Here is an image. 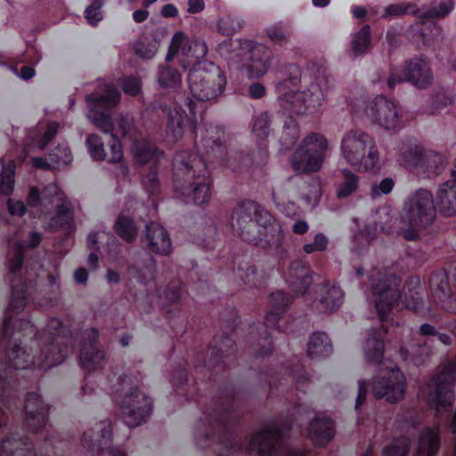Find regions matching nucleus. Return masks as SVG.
<instances>
[{"label":"nucleus","instance_id":"1","mask_svg":"<svg viewBox=\"0 0 456 456\" xmlns=\"http://www.w3.org/2000/svg\"><path fill=\"white\" fill-rule=\"evenodd\" d=\"M120 94L117 89L109 85L102 86L98 90L86 96L89 110L87 111L88 119L99 129L104 133H110L113 142L110 145V162H120L123 159L121 145L117 139L118 135H126L133 127V122L130 118L124 116H118L115 122H112L109 116L100 113L97 108H110L119 102Z\"/></svg>","mask_w":456,"mask_h":456},{"label":"nucleus","instance_id":"2","mask_svg":"<svg viewBox=\"0 0 456 456\" xmlns=\"http://www.w3.org/2000/svg\"><path fill=\"white\" fill-rule=\"evenodd\" d=\"M175 191H180L187 203L204 205L210 200L211 184L206 175V164L194 154H179L174 163Z\"/></svg>","mask_w":456,"mask_h":456},{"label":"nucleus","instance_id":"3","mask_svg":"<svg viewBox=\"0 0 456 456\" xmlns=\"http://www.w3.org/2000/svg\"><path fill=\"white\" fill-rule=\"evenodd\" d=\"M325 84L324 78H312L305 76L297 88L296 78L285 79L277 86L281 104L283 108L298 115L317 114L325 99Z\"/></svg>","mask_w":456,"mask_h":456},{"label":"nucleus","instance_id":"4","mask_svg":"<svg viewBox=\"0 0 456 456\" xmlns=\"http://www.w3.org/2000/svg\"><path fill=\"white\" fill-rule=\"evenodd\" d=\"M340 151L345 162L357 172H370L379 164L375 140L361 130H350L341 139Z\"/></svg>","mask_w":456,"mask_h":456},{"label":"nucleus","instance_id":"5","mask_svg":"<svg viewBox=\"0 0 456 456\" xmlns=\"http://www.w3.org/2000/svg\"><path fill=\"white\" fill-rule=\"evenodd\" d=\"M436 207L432 194L426 190H419L411 195L403 204L401 220L407 226L403 228V237L412 240L419 231L430 225L436 217Z\"/></svg>","mask_w":456,"mask_h":456},{"label":"nucleus","instance_id":"6","mask_svg":"<svg viewBox=\"0 0 456 456\" xmlns=\"http://www.w3.org/2000/svg\"><path fill=\"white\" fill-rule=\"evenodd\" d=\"M188 83L196 99L212 100L223 93L226 85V77L214 62L205 61L203 65L190 69Z\"/></svg>","mask_w":456,"mask_h":456},{"label":"nucleus","instance_id":"7","mask_svg":"<svg viewBox=\"0 0 456 456\" xmlns=\"http://www.w3.org/2000/svg\"><path fill=\"white\" fill-rule=\"evenodd\" d=\"M49 200L58 205L55 216L51 220L49 226L53 229H61L69 231L73 227V210L70 203L66 200L64 193L60 190L57 184L48 185L43 191L41 199L38 190L32 187L28 196V206L29 213L35 215L33 208L37 207L43 201Z\"/></svg>","mask_w":456,"mask_h":456},{"label":"nucleus","instance_id":"8","mask_svg":"<svg viewBox=\"0 0 456 456\" xmlns=\"http://www.w3.org/2000/svg\"><path fill=\"white\" fill-rule=\"evenodd\" d=\"M362 116L366 122L379 130L395 133L404 126L396 104L382 95L375 97L365 105Z\"/></svg>","mask_w":456,"mask_h":456},{"label":"nucleus","instance_id":"9","mask_svg":"<svg viewBox=\"0 0 456 456\" xmlns=\"http://www.w3.org/2000/svg\"><path fill=\"white\" fill-rule=\"evenodd\" d=\"M328 150V141L322 134H309L293 156L294 169L298 173L317 171L322 167Z\"/></svg>","mask_w":456,"mask_h":456},{"label":"nucleus","instance_id":"10","mask_svg":"<svg viewBox=\"0 0 456 456\" xmlns=\"http://www.w3.org/2000/svg\"><path fill=\"white\" fill-rule=\"evenodd\" d=\"M456 380V362L450 363L436 379L428 382L423 389V396L430 407L443 411L454 399L452 389Z\"/></svg>","mask_w":456,"mask_h":456},{"label":"nucleus","instance_id":"11","mask_svg":"<svg viewBox=\"0 0 456 456\" xmlns=\"http://www.w3.org/2000/svg\"><path fill=\"white\" fill-rule=\"evenodd\" d=\"M374 304L380 321H385L387 314L398 299L399 280L393 275L374 272L370 275Z\"/></svg>","mask_w":456,"mask_h":456},{"label":"nucleus","instance_id":"12","mask_svg":"<svg viewBox=\"0 0 456 456\" xmlns=\"http://www.w3.org/2000/svg\"><path fill=\"white\" fill-rule=\"evenodd\" d=\"M123 420L129 428L141 425L151 413V399L138 387H131L120 403Z\"/></svg>","mask_w":456,"mask_h":456},{"label":"nucleus","instance_id":"13","mask_svg":"<svg viewBox=\"0 0 456 456\" xmlns=\"http://www.w3.org/2000/svg\"><path fill=\"white\" fill-rule=\"evenodd\" d=\"M406 380L403 373L392 366L382 370L372 384V392L376 398L395 403L403 398Z\"/></svg>","mask_w":456,"mask_h":456},{"label":"nucleus","instance_id":"14","mask_svg":"<svg viewBox=\"0 0 456 456\" xmlns=\"http://www.w3.org/2000/svg\"><path fill=\"white\" fill-rule=\"evenodd\" d=\"M241 51L250 52L248 61L242 67L248 78H258L268 71L272 59V51L264 45L256 44L252 40L243 39L240 41Z\"/></svg>","mask_w":456,"mask_h":456},{"label":"nucleus","instance_id":"15","mask_svg":"<svg viewBox=\"0 0 456 456\" xmlns=\"http://www.w3.org/2000/svg\"><path fill=\"white\" fill-rule=\"evenodd\" d=\"M70 351L69 346L65 345L63 347L60 346L59 338H56L54 343L51 346V356L46 355L47 363L37 362L35 359H31L23 349L19 348L16 351H12L10 357L12 362V366L15 369H26L30 365L37 368H47L61 362V359L55 358V353L62 354V358Z\"/></svg>","mask_w":456,"mask_h":456},{"label":"nucleus","instance_id":"16","mask_svg":"<svg viewBox=\"0 0 456 456\" xmlns=\"http://www.w3.org/2000/svg\"><path fill=\"white\" fill-rule=\"evenodd\" d=\"M405 80L419 89L428 87L434 80L428 61L422 57L410 60L405 66Z\"/></svg>","mask_w":456,"mask_h":456},{"label":"nucleus","instance_id":"17","mask_svg":"<svg viewBox=\"0 0 456 456\" xmlns=\"http://www.w3.org/2000/svg\"><path fill=\"white\" fill-rule=\"evenodd\" d=\"M87 335L91 340L88 343H85L81 348L80 362L85 370H94L102 366L105 354L96 344L98 338L96 330L92 329L88 330Z\"/></svg>","mask_w":456,"mask_h":456},{"label":"nucleus","instance_id":"18","mask_svg":"<svg viewBox=\"0 0 456 456\" xmlns=\"http://www.w3.org/2000/svg\"><path fill=\"white\" fill-rule=\"evenodd\" d=\"M145 242L148 248L159 255H169L172 242L166 229L157 223H151L146 227Z\"/></svg>","mask_w":456,"mask_h":456},{"label":"nucleus","instance_id":"19","mask_svg":"<svg viewBox=\"0 0 456 456\" xmlns=\"http://www.w3.org/2000/svg\"><path fill=\"white\" fill-rule=\"evenodd\" d=\"M279 439V433L274 426H267L256 433L250 439L249 451L256 456H268Z\"/></svg>","mask_w":456,"mask_h":456},{"label":"nucleus","instance_id":"20","mask_svg":"<svg viewBox=\"0 0 456 456\" xmlns=\"http://www.w3.org/2000/svg\"><path fill=\"white\" fill-rule=\"evenodd\" d=\"M334 436V424L325 415L317 416L308 428V436L318 446L326 445Z\"/></svg>","mask_w":456,"mask_h":456},{"label":"nucleus","instance_id":"21","mask_svg":"<svg viewBox=\"0 0 456 456\" xmlns=\"http://www.w3.org/2000/svg\"><path fill=\"white\" fill-rule=\"evenodd\" d=\"M58 125L53 123H40L35 130L28 131L26 138V151L33 149L44 150L48 142L56 134Z\"/></svg>","mask_w":456,"mask_h":456},{"label":"nucleus","instance_id":"22","mask_svg":"<svg viewBox=\"0 0 456 456\" xmlns=\"http://www.w3.org/2000/svg\"><path fill=\"white\" fill-rule=\"evenodd\" d=\"M454 178L442 183L437 190L436 201L442 214L446 216L456 215V175Z\"/></svg>","mask_w":456,"mask_h":456},{"label":"nucleus","instance_id":"23","mask_svg":"<svg viewBox=\"0 0 456 456\" xmlns=\"http://www.w3.org/2000/svg\"><path fill=\"white\" fill-rule=\"evenodd\" d=\"M319 309L324 313L338 310L344 302V293L335 285H323L319 289Z\"/></svg>","mask_w":456,"mask_h":456},{"label":"nucleus","instance_id":"24","mask_svg":"<svg viewBox=\"0 0 456 456\" xmlns=\"http://www.w3.org/2000/svg\"><path fill=\"white\" fill-rule=\"evenodd\" d=\"M286 281L296 292L297 295L303 294L310 286L312 278L308 270L300 262H294L290 265Z\"/></svg>","mask_w":456,"mask_h":456},{"label":"nucleus","instance_id":"25","mask_svg":"<svg viewBox=\"0 0 456 456\" xmlns=\"http://www.w3.org/2000/svg\"><path fill=\"white\" fill-rule=\"evenodd\" d=\"M208 46L205 41L200 39H195L191 41L186 53L183 59H180V62L183 69H195L198 68L206 61L205 57L208 53Z\"/></svg>","mask_w":456,"mask_h":456},{"label":"nucleus","instance_id":"26","mask_svg":"<svg viewBox=\"0 0 456 456\" xmlns=\"http://www.w3.org/2000/svg\"><path fill=\"white\" fill-rule=\"evenodd\" d=\"M433 295L447 311L456 313V279L452 289L447 278L442 276Z\"/></svg>","mask_w":456,"mask_h":456},{"label":"nucleus","instance_id":"27","mask_svg":"<svg viewBox=\"0 0 456 456\" xmlns=\"http://www.w3.org/2000/svg\"><path fill=\"white\" fill-rule=\"evenodd\" d=\"M164 35V29H159L151 37H144L141 38L134 45L135 53L145 59L154 57L159 51Z\"/></svg>","mask_w":456,"mask_h":456},{"label":"nucleus","instance_id":"28","mask_svg":"<svg viewBox=\"0 0 456 456\" xmlns=\"http://www.w3.org/2000/svg\"><path fill=\"white\" fill-rule=\"evenodd\" d=\"M364 357L367 362L378 363L383 358L384 345L380 334L376 330H370L363 345Z\"/></svg>","mask_w":456,"mask_h":456},{"label":"nucleus","instance_id":"29","mask_svg":"<svg viewBox=\"0 0 456 456\" xmlns=\"http://www.w3.org/2000/svg\"><path fill=\"white\" fill-rule=\"evenodd\" d=\"M439 446V434L436 428H426L419 435L417 447L418 456H434Z\"/></svg>","mask_w":456,"mask_h":456},{"label":"nucleus","instance_id":"30","mask_svg":"<svg viewBox=\"0 0 456 456\" xmlns=\"http://www.w3.org/2000/svg\"><path fill=\"white\" fill-rule=\"evenodd\" d=\"M332 352V346L328 336L325 333H314L307 345V354L311 358H321L328 356Z\"/></svg>","mask_w":456,"mask_h":456},{"label":"nucleus","instance_id":"31","mask_svg":"<svg viewBox=\"0 0 456 456\" xmlns=\"http://www.w3.org/2000/svg\"><path fill=\"white\" fill-rule=\"evenodd\" d=\"M270 302L273 309L266 314L265 323L268 328H275L278 315L289 305L290 299L283 292L277 291L271 294Z\"/></svg>","mask_w":456,"mask_h":456},{"label":"nucleus","instance_id":"32","mask_svg":"<svg viewBox=\"0 0 456 456\" xmlns=\"http://www.w3.org/2000/svg\"><path fill=\"white\" fill-rule=\"evenodd\" d=\"M258 216L259 219L257 222L264 229L263 235L266 240H268V241H271V240L279 241L282 237V230L280 224L268 212L261 211Z\"/></svg>","mask_w":456,"mask_h":456},{"label":"nucleus","instance_id":"33","mask_svg":"<svg viewBox=\"0 0 456 456\" xmlns=\"http://www.w3.org/2000/svg\"><path fill=\"white\" fill-rule=\"evenodd\" d=\"M343 181L338 184L337 196L339 199L347 198L359 189L360 177L348 168L342 169Z\"/></svg>","mask_w":456,"mask_h":456},{"label":"nucleus","instance_id":"34","mask_svg":"<svg viewBox=\"0 0 456 456\" xmlns=\"http://www.w3.org/2000/svg\"><path fill=\"white\" fill-rule=\"evenodd\" d=\"M132 152L135 162L143 165L155 158L156 148L149 141L141 139L134 141Z\"/></svg>","mask_w":456,"mask_h":456},{"label":"nucleus","instance_id":"35","mask_svg":"<svg viewBox=\"0 0 456 456\" xmlns=\"http://www.w3.org/2000/svg\"><path fill=\"white\" fill-rule=\"evenodd\" d=\"M190 42L188 37L183 32H175L171 38L166 60L170 61L175 56H180V59H183Z\"/></svg>","mask_w":456,"mask_h":456},{"label":"nucleus","instance_id":"36","mask_svg":"<svg viewBox=\"0 0 456 456\" xmlns=\"http://www.w3.org/2000/svg\"><path fill=\"white\" fill-rule=\"evenodd\" d=\"M183 135V114L175 110L169 113L167 126L166 129V139L168 142H176Z\"/></svg>","mask_w":456,"mask_h":456},{"label":"nucleus","instance_id":"37","mask_svg":"<svg viewBox=\"0 0 456 456\" xmlns=\"http://www.w3.org/2000/svg\"><path fill=\"white\" fill-rule=\"evenodd\" d=\"M444 164V158L442 154L431 150H425L420 171L436 173L443 168Z\"/></svg>","mask_w":456,"mask_h":456},{"label":"nucleus","instance_id":"38","mask_svg":"<svg viewBox=\"0 0 456 456\" xmlns=\"http://www.w3.org/2000/svg\"><path fill=\"white\" fill-rule=\"evenodd\" d=\"M158 82L163 88L175 87L181 82V75L175 68L161 66L158 73Z\"/></svg>","mask_w":456,"mask_h":456},{"label":"nucleus","instance_id":"39","mask_svg":"<svg viewBox=\"0 0 456 456\" xmlns=\"http://www.w3.org/2000/svg\"><path fill=\"white\" fill-rule=\"evenodd\" d=\"M14 187V164L10 162L7 167H4L0 161V191L3 194H10Z\"/></svg>","mask_w":456,"mask_h":456},{"label":"nucleus","instance_id":"40","mask_svg":"<svg viewBox=\"0 0 456 456\" xmlns=\"http://www.w3.org/2000/svg\"><path fill=\"white\" fill-rule=\"evenodd\" d=\"M370 43V29L369 26H363L352 38V50L356 54L367 52Z\"/></svg>","mask_w":456,"mask_h":456},{"label":"nucleus","instance_id":"41","mask_svg":"<svg viewBox=\"0 0 456 456\" xmlns=\"http://www.w3.org/2000/svg\"><path fill=\"white\" fill-rule=\"evenodd\" d=\"M115 231L121 238L130 241L134 238L137 228L131 218L120 216L115 224Z\"/></svg>","mask_w":456,"mask_h":456},{"label":"nucleus","instance_id":"42","mask_svg":"<svg viewBox=\"0 0 456 456\" xmlns=\"http://www.w3.org/2000/svg\"><path fill=\"white\" fill-rule=\"evenodd\" d=\"M86 146L90 156L94 160H102L106 158L103 142L96 134H90L86 140Z\"/></svg>","mask_w":456,"mask_h":456},{"label":"nucleus","instance_id":"43","mask_svg":"<svg viewBox=\"0 0 456 456\" xmlns=\"http://www.w3.org/2000/svg\"><path fill=\"white\" fill-rule=\"evenodd\" d=\"M424 151L425 150L419 147L411 148L403 154L402 162L407 167H415L420 171Z\"/></svg>","mask_w":456,"mask_h":456},{"label":"nucleus","instance_id":"44","mask_svg":"<svg viewBox=\"0 0 456 456\" xmlns=\"http://www.w3.org/2000/svg\"><path fill=\"white\" fill-rule=\"evenodd\" d=\"M395 186L394 180L384 178L379 183H374L370 189V195L372 199H379L390 193Z\"/></svg>","mask_w":456,"mask_h":456},{"label":"nucleus","instance_id":"45","mask_svg":"<svg viewBox=\"0 0 456 456\" xmlns=\"http://www.w3.org/2000/svg\"><path fill=\"white\" fill-rule=\"evenodd\" d=\"M51 157L53 159V165H55L56 168L67 166L72 161L71 151L64 145L58 146L51 154Z\"/></svg>","mask_w":456,"mask_h":456},{"label":"nucleus","instance_id":"46","mask_svg":"<svg viewBox=\"0 0 456 456\" xmlns=\"http://www.w3.org/2000/svg\"><path fill=\"white\" fill-rule=\"evenodd\" d=\"M409 449V440L402 437L394 441L383 451V456H405Z\"/></svg>","mask_w":456,"mask_h":456},{"label":"nucleus","instance_id":"47","mask_svg":"<svg viewBox=\"0 0 456 456\" xmlns=\"http://www.w3.org/2000/svg\"><path fill=\"white\" fill-rule=\"evenodd\" d=\"M25 305V292L24 287L20 289L13 288L12 290V301L7 308L6 314L20 311Z\"/></svg>","mask_w":456,"mask_h":456},{"label":"nucleus","instance_id":"48","mask_svg":"<svg viewBox=\"0 0 456 456\" xmlns=\"http://www.w3.org/2000/svg\"><path fill=\"white\" fill-rule=\"evenodd\" d=\"M269 116L262 113L254 121L252 133L258 139H262L268 134Z\"/></svg>","mask_w":456,"mask_h":456},{"label":"nucleus","instance_id":"49","mask_svg":"<svg viewBox=\"0 0 456 456\" xmlns=\"http://www.w3.org/2000/svg\"><path fill=\"white\" fill-rule=\"evenodd\" d=\"M265 31L267 37L275 44L287 43L289 38V35L278 25H270Z\"/></svg>","mask_w":456,"mask_h":456},{"label":"nucleus","instance_id":"50","mask_svg":"<svg viewBox=\"0 0 456 456\" xmlns=\"http://www.w3.org/2000/svg\"><path fill=\"white\" fill-rule=\"evenodd\" d=\"M104 0H94L92 4L86 9V18L91 25H96L102 19L101 8Z\"/></svg>","mask_w":456,"mask_h":456},{"label":"nucleus","instance_id":"51","mask_svg":"<svg viewBox=\"0 0 456 456\" xmlns=\"http://www.w3.org/2000/svg\"><path fill=\"white\" fill-rule=\"evenodd\" d=\"M137 271L132 269L130 271V275L135 279H137L141 282H148L154 279L155 276V266L152 263H150L143 269L139 270L138 274H136Z\"/></svg>","mask_w":456,"mask_h":456},{"label":"nucleus","instance_id":"52","mask_svg":"<svg viewBox=\"0 0 456 456\" xmlns=\"http://www.w3.org/2000/svg\"><path fill=\"white\" fill-rule=\"evenodd\" d=\"M7 208L12 216H22L27 211L23 201L15 199H10L7 201Z\"/></svg>","mask_w":456,"mask_h":456},{"label":"nucleus","instance_id":"53","mask_svg":"<svg viewBox=\"0 0 456 456\" xmlns=\"http://www.w3.org/2000/svg\"><path fill=\"white\" fill-rule=\"evenodd\" d=\"M122 87L126 94L135 95L140 92L141 84L135 77H127L124 79Z\"/></svg>","mask_w":456,"mask_h":456},{"label":"nucleus","instance_id":"54","mask_svg":"<svg viewBox=\"0 0 456 456\" xmlns=\"http://www.w3.org/2000/svg\"><path fill=\"white\" fill-rule=\"evenodd\" d=\"M240 212L241 211H236L235 213H233L232 215V228L233 229H236L238 231H240V233L241 235L243 236V238L248 241H255L256 240V238H251L249 235H248V232H245L243 230H241V224H240V219L242 220V223H245L246 220H245V217L243 216L241 218L240 216Z\"/></svg>","mask_w":456,"mask_h":456},{"label":"nucleus","instance_id":"55","mask_svg":"<svg viewBox=\"0 0 456 456\" xmlns=\"http://www.w3.org/2000/svg\"><path fill=\"white\" fill-rule=\"evenodd\" d=\"M96 432L99 435L97 438L100 443H102L105 439L109 437L111 432V424L109 421H102L99 423L96 427Z\"/></svg>","mask_w":456,"mask_h":456},{"label":"nucleus","instance_id":"56","mask_svg":"<svg viewBox=\"0 0 456 456\" xmlns=\"http://www.w3.org/2000/svg\"><path fill=\"white\" fill-rule=\"evenodd\" d=\"M453 0H444L437 8L433 10V15L444 16L447 14L453 6Z\"/></svg>","mask_w":456,"mask_h":456},{"label":"nucleus","instance_id":"57","mask_svg":"<svg viewBox=\"0 0 456 456\" xmlns=\"http://www.w3.org/2000/svg\"><path fill=\"white\" fill-rule=\"evenodd\" d=\"M411 6L402 4H393L386 9V15H399L406 12H411Z\"/></svg>","mask_w":456,"mask_h":456},{"label":"nucleus","instance_id":"58","mask_svg":"<svg viewBox=\"0 0 456 456\" xmlns=\"http://www.w3.org/2000/svg\"><path fill=\"white\" fill-rule=\"evenodd\" d=\"M41 404V401L37 395H31L25 404V409L28 414L34 417V407H37Z\"/></svg>","mask_w":456,"mask_h":456},{"label":"nucleus","instance_id":"59","mask_svg":"<svg viewBox=\"0 0 456 456\" xmlns=\"http://www.w3.org/2000/svg\"><path fill=\"white\" fill-rule=\"evenodd\" d=\"M248 94L252 98H261L265 94V87L260 83H254L249 86Z\"/></svg>","mask_w":456,"mask_h":456},{"label":"nucleus","instance_id":"60","mask_svg":"<svg viewBox=\"0 0 456 456\" xmlns=\"http://www.w3.org/2000/svg\"><path fill=\"white\" fill-rule=\"evenodd\" d=\"M22 247L18 245L14 254V260L10 265L11 272L14 273L20 268L22 263Z\"/></svg>","mask_w":456,"mask_h":456},{"label":"nucleus","instance_id":"61","mask_svg":"<svg viewBox=\"0 0 456 456\" xmlns=\"http://www.w3.org/2000/svg\"><path fill=\"white\" fill-rule=\"evenodd\" d=\"M143 186L149 192H154L158 188V179L155 174H150L143 179Z\"/></svg>","mask_w":456,"mask_h":456},{"label":"nucleus","instance_id":"62","mask_svg":"<svg viewBox=\"0 0 456 456\" xmlns=\"http://www.w3.org/2000/svg\"><path fill=\"white\" fill-rule=\"evenodd\" d=\"M358 386H359V387H358V395H357L356 402H355V409H358L365 402L366 394H367V385L365 384V382L360 381Z\"/></svg>","mask_w":456,"mask_h":456},{"label":"nucleus","instance_id":"63","mask_svg":"<svg viewBox=\"0 0 456 456\" xmlns=\"http://www.w3.org/2000/svg\"><path fill=\"white\" fill-rule=\"evenodd\" d=\"M314 244L315 248H317L318 251H322V250L326 249V248L328 246V239L323 234L318 233L314 237Z\"/></svg>","mask_w":456,"mask_h":456},{"label":"nucleus","instance_id":"64","mask_svg":"<svg viewBox=\"0 0 456 456\" xmlns=\"http://www.w3.org/2000/svg\"><path fill=\"white\" fill-rule=\"evenodd\" d=\"M203 0H189L188 2V12L190 13H197L204 9Z\"/></svg>","mask_w":456,"mask_h":456}]
</instances>
